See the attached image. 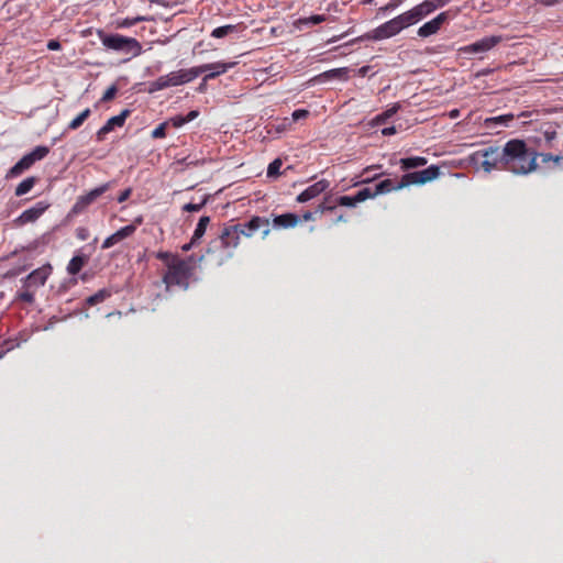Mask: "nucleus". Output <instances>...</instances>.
<instances>
[{
    "label": "nucleus",
    "mask_w": 563,
    "mask_h": 563,
    "mask_svg": "<svg viewBox=\"0 0 563 563\" xmlns=\"http://www.w3.org/2000/svg\"><path fill=\"white\" fill-rule=\"evenodd\" d=\"M155 257L164 265L162 282L166 290H170L174 287L187 290L190 284L197 280V261L194 256L181 257L178 254L159 251L155 254Z\"/></svg>",
    "instance_id": "1"
},
{
    "label": "nucleus",
    "mask_w": 563,
    "mask_h": 563,
    "mask_svg": "<svg viewBox=\"0 0 563 563\" xmlns=\"http://www.w3.org/2000/svg\"><path fill=\"white\" fill-rule=\"evenodd\" d=\"M504 170L515 175H528L538 167V153L523 140L511 139L503 146Z\"/></svg>",
    "instance_id": "2"
},
{
    "label": "nucleus",
    "mask_w": 563,
    "mask_h": 563,
    "mask_svg": "<svg viewBox=\"0 0 563 563\" xmlns=\"http://www.w3.org/2000/svg\"><path fill=\"white\" fill-rule=\"evenodd\" d=\"M239 245L235 229L224 225L218 236L209 242L206 254L213 265L222 266L233 258Z\"/></svg>",
    "instance_id": "3"
},
{
    "label": "nucleus",
    "mask_w": 563,
    "mask_h": 563,
    "mask_svg": "<svg viewBox=\"0 0 563 563\" xmlns=\"http://www.w3.org/2000/svg\"><path fill=\"white\" fill-rule=\"evenodd\" d=\"M96 34L101 41L102 45L109 51L129 55L130 58L142 54V45L134 37L124 36L118 33L109 34L106 33L102 29H98Z\"/></svg>",
    "instance_id": "4"
},
{
    "label": "nucleus",
    "mask_w": 563,
    "mask_h": 563,
    "mask_svg": "<svg viewBox=\"0 0 563 563\" xmlns=\"http://www.w3.org/2000/svg\"><path fill=\"white\" fill-rule=\"evenodd\" d=\"M52 271V265L47 263L31 272L22 279V289L16 292L15 300L32 305L35 300V290L45 285Z\"/></svg>",
    "instance_id": "5"
},
{
    "label": "nucleus",
    "mask_w": 563,
    "mask_h": 563,
    "mask_svg": "<svg viewBox=\"0 0 563 563\" xmlns=\"http://www.w3.org/2000/svg\"><path fill=\"white\" fill-rule=\"evenodd\" d=\"M197 77L198 73L195 67L170 71L167 75L159 76L157 79L150 81L147 90L150 93H153L169 87L190 82Z\"/></svg>",
    "instance_id": "6"
},
{
    "label": "nucleus",
    "mask_w": 563,
    "mask_h": 563,
    "mask_svg": "<svg viewBox=\"0 0 563 563\" xmlns=\"http://www.w3.org/2000/svg\"><path fill=\"white\" fill-rule=\"evenodd\" d=\"M271 220L265 217L253 216L247 222L230 224L231 229H235V235L241 242V238H252L261 230L262 239H266L271 233Z\"/></svg>",
    "instance_id": "7"
},
{
    "label": "nucleus",
    "mask_w": 563,
    "mask_h": 563,
    "mask_svg": "<svg viewBox=\"0 0 563 563\" xmlns=\"http://www.w3.org/2000/svg\"><path fill=\"white\" fill-rule=\"evenodd\" d=\"M474 156L483 158L479 166L486 173L494 169L504 170V155L500 146H488L477 151Z\"/></svg>",
    "instance_id": "8"
},
{
    "label": "nucleus",
    "mask_w": 563,
    "mask_h": 563,
    "mask_svg": "<svg viewBox=\"0 0 563 563\" xmlns=\"http://www.w3.org/2000/svg\"><path fill=\"white\" fill-rule=\"evenodd\" d=\"M439 174V167L431 165L423 170L405 174L401 179L397 181V187L402 189L410 185H423L435 179Z\"/></svg>",
    "instance_id": "9"
},
{
    "label": "nucleus",
    "mask_w": 563,
    "mask_h": 563,
    "mask_svg": "<svg viewBox=\"0 0 563 563\" xmlns=\"http://www.w3.org/2000/svg\"><path fill=\"white\" fill-rule=\"evenodd\" d=\"M112 188V183H106L101 186L90 190L86 195H81L77 198L76 202L71 208L73 214H80L86 211V209L93 203L100 196H102L106 191Z\"/></svg>",
    "instance_id": "10"
},
{
    "label": "nucleus",
    "mask_w": 563,
    "mask_h": 563,
    "mask_svg": "<svg viewBox=\"0 0 563 563\" xmlns=\"http://www.w3.org/2000/svg\"><path fill=\"white\" fill-rule=\"evenodd\" d=\"M501 35H492L481 38L479 41L465 45L460 48V52L463 54H478L485 53L497 46L503 42Z\"/></svg>",
    "instance_id": "11"
},
{
    "label": "nucleus",
    "mask_w": 563,
    "mask_h": 563,
    "mask_svg": "<svg viewBox=\"0 0 563 563\" xmlns=\"http://www.w3.org/2000/svg\"><path fill=\"white\" fill-rule=\"evenodd\" d=\"M234 66H235L234 62H230V63L217 62V63L195 66V68H196V71L198 73V76L206 73L202 81L207 82V81L214 79L216 77L227 73L229 69H231Z\"/></svg>",
    "instance_id": "12"
},
{
    "label": "nucleus",
    "mask_w": 563,
    "mask_h": 563,
    "mask_svg": "<svg viewBox=\"0 0 563 563\" xmlns=\"http://www.w3.org/2000/svg\"><path fill=\"white\" fill-rule=\"evenodd\" d=\"M131 111L129 109H124L120 114L110 118L104 125H102L96 133V139L98 142H102L107 134L113 131L115 128H122L130 117Z\"/></svg>",
    "instance_id": "13"
},
{
    "label": "nucleus",
    "mask_w": 563,
    "mask_h": 563,
    "mask_svg": "<svg viewBox=\"0 0 563 563\" xmlns=\"http://www.w3.org/2000/svg\"><path fill=\"white\" fill-rule=\"evenodd\" d=\"M49 207L46 201H38L33 207L24 210L14 222L18 225H24L30 222L36 221Z\"/></svg>",
    "instance_id": "14"
},
{
    "label": "nucleus",
    "mask_w": 563,
    "mask_h": 563,
    "mask_svg": "<svg viewBox=\"0 0 563 563\" xmlns=\"http://www.w3.org/2000/svg\"><path fill=\"white\" fill-rule=\"evenodd\" d=\"M400 31H402L400 24L398 23L397 19L394 18L378 27H376L373 31V38L374 40H383V38H389L391 36L397 35Z\"/></svg>",
    "instance_id": "15"
},
{
    "label": "nucleus",
    "mask_w": 563,
    "mask_h": 563,
    "mask_svg": "<svg viewBox=\"0 0 563 563\" xmlns=\"http://www.w3.org/2000/svg\"><path fill=\"white\" fill-rule=\"evenodd\" d=\"M448 18L449 15L446 12H441L434 19L421 25L418 30V35L421 37H428L430 35L435 34L441 29V26L448 21Z\"/></svg>",
    "instance_id": "16"
},
{
    "label": "nucleus",
    "mask_w": 563,
    "mask_h": 563,
    "mask_svg": "<svg viewBox=\"0 0 563 563\" xmlns=\"http://www.w3.org/2000/svg\"><path fill=\"white\" fill-rule=\"evenodd\" d=\"M329 186H330V183L327 179H321V180L310 185L302 192H300L297 197V201L298 202H307V201L318 197L323 191H325Z\"/></svg>",
    "instance_id": "17"
},
{
    "label": "nucleus",
    "mask_w": 563,
    "mask_h": 563,
    "mask_svg": "<svg viewBox=\"0 0 563 563\" xmlns=\"http://www.w3.org/2000/svg\"><path fill=\"white\" fill-rule=\"evenodd\" d=\"M135 230H136V227L134 224H129V225H125V227L121 228L120 230H118L117 232H114L113 234L108 236L103 241L101 247L103 250H107V249H110V247L114 246L117 243H119L122 240L131 236L135 232Z\"/></svg>",
    "instance_id": "18"
},
{
    "label": "nucleus",
    "mask_w": 563,
    "mask_h": 563,
    "mask_svg": "<svg viewBox=\"0 0 563 563\" xmlns=\"http://www.w3.org/2000/svg\"><path fill=\"white\" fill-rule=\"evenodd\" d=\"M299 222V216L288 212L279 216H274L271 223L275 229H290L295 228Z\"/></svg>",
    "instance_id": "19"
},
{
    "label": "nucleus",
    "mask_w": 563,
    "mask_h": 563,
    "mask_svg": "<svg viewBox=\"0 0 563 563\" xmlns=\"http://www.w3.org/2000/svg\"><path fill=\"white\" fill-rule=\"evenodd\" d=\"M446 3L448 2H442V0H426L412 9L420 21L423 16L430 14L437 8H441V7L445 5Z\"/></svg>",
    "instance_id": "20"
},
{
    "label": "nucleus",
    "mask_w": 563,
    "mask_h": 563,
    "mask_svg": "<svg viewBox=\"0 0 563 563\" xmlns=\"http://www.w3.org/2000/svg\"><path fill=\"white\" fill-rule=\"evenodd\" d=\"M330 79H339V80H347L349 79V68H334L327 70L319 76L316 77V80L319 82L330 80Z\"/></svg>",
    "instance_id": "21"
},
{
    "label": "nucleus",
    "mask_w": 563,
    "mask_h": 563,
    "mask_svg": "<svg viewBox=\"0 0 563 563\" xmlns=\"http://www.w3.org/2000/svg\"><path fill=\"white\" fill-rule=\"evenodd\" d=\"M33 161L31 156L25 154L18 163H15L9 170L8 177H16L21 175L24 170L29 169L33 165Z\"/></svg>",
    "instance_id": "22"
},
{
    "label": "nucleus",
    "mask_w": 563,
    "mask_h": 563,
    "mask_svg": "<svg viewBox=\"0 0 563 563\" xmlns=\"http://www.w3.org/2000/svg\"><path fill=\"white\" fill-rule=\"evenodd\" d=\"M33 161L31 156L25 154L18 163H15L9 170L8 177H16L21 175L24 170L29 169L33 165Z\"/></svg>",
    "instance_id": "23"
},
{
    "label": "nucleus",
    "mask_w": 563,
    "mask_h": 563,
    "mask_svg": "<svg viewBox=\"0 0 563 563\" xmlns=\"http://www.w3.org/2000/svg\"><path fill=\"white\" fill-rule=\"evenodd\" d=\"M33 161L31 156L25 154L18 163H15L9 170L8 177H16L21 175L24 170L29 169L33 165Z\"/></svg>",
    "instance_id": "24"
},
{
    "label": "nucleus",
    "mask_w": 563,
    "mask_h": 563,
    "mask_svg": "<svg viewBox=\"0 0 563 563\" xmlns=\"http://www.w3.org/2000/svg\"><path fill=\"white\" fill-rule=\"evenodd\" d=\"M88 262L86 255H75L67 265V272L69 275H77Z\"/></svg>",
    "instance_id": "25"
},
{
    "label": "nucleus",
    "mask_w": 563,
    "mask_h": 563,
    "mask_svg": "<svg viewBox=\"0 0 563 563\" xmlns=\"http://www.w3.org/2000/svg\"><path fill=\"white\" fill-rule=\"evenodd\" d=\"M427 164V158L421 156L406 157L400 159V168L409 170Z\"/></svg>",
    "instance_id": "26"
},
{
    "label": "nucleus",
    "mask_w": 563,
    "mask_h": 563,
    "mask_svg": "<svg viewBox=\"0 0 563 563\" xmlns=\"http://www.w3.org/2000/svg\"><path fill=\"white\" fill-rule=\"evenodd\" d=\"M401 188L397 187V181L393 179H384L380 183L376 184L374 187V194L384 195L391 192L394 190H400Z\"/></svg>",
    "instance_id": "27"
},
{
    "label": "nucleus",
    "mask_w": 563,
    "mask_h": 563,
    "mask_svg": "<svg viewBox=\"0 0 563 563\" xmlns=\"http://www.w3.org/2000/svg\"><path fill=\"white\" fill-rule=\"evenodd\" d=\"M398 23L400 24L401 29H406L412 24H416L419 19L417 16V14L415 13L413 9L402 13V14H399L398 16H396Z\"/></svg>",
    "instance_id": "28"
},
{
    "label": "nucleus",
    "mask_w": 563,
    "mask_h": 563,
    "mask_svg": "<svg viewBox=\"0 0 563 563\" xmlns=\"http://www.w3.org/2000/svg\"><path fill=\"white\" fill-rule=\"evenodd\" d=\"M209 223H210V217H208V216H202L199 219L197 227L192 234L194 242H198L205 235Z\"/></svg>",
    "instance_id": "29"
},
{
    "label": "nucleus",
    "mask_w": 563,
    "mask_h": 563,
    "mask_svg": "<svg viewBox=\"0 0 563 563\" xmlns=\"http://www.w3.org/2000/svg\"><path fill=\"white\" fill-rule=\"evenodd\" d=\"M37 178L36 177H27L24 180H22L15 188V196L21 197L25 194H27L36 184Z\"/></svg>",
    "instance_id": "30"
},
{
    "label": "nucleus",
    "mask_w": 563,
    "mask_h": 563,
    "mask_svg": "<svg viewBox=\"0 0 563 563\" xmlns=\"http://www.w3.org/2000/svg\"><path fill=\"white\" fill-rule=\"evenodd\" d=\"M110 296H111V291L109 289L103 288V289L98 290L96 294L89 296L86 299V303L88 306H95V305L103 302Z\"/></svg>",
    "instance_id": "31"
},
{
    "label": "nucleus",
    "mask_w": 563,
    "mask_h": 563,
    "mask_svg": "<svg viewBox=\"0 0 563 563\" xmlns=\"http://www.w3.org/2000/svg\"><path fill=\"white\" fill-rule=\"evenodd\" d=\"M90 109L86 108L68 123V130L75 131L79 129L84 124V122L90 117Z\"/></svg>",
    "instance_id": "32"
},
{
    "label": "nucleus",
    "mask_w": 563,
    "mask_h": 563,
    "mask_svg": "<svg viewBox=\"0 0 563 563\" xmlns=\"http://www.w3.org/2000/svg\"><path fill=\"white\" fill-rule=\"evenodd\" d=\"M236 30H238V25H232V24L222 25V26L216 27L211 32V36L216 37V38H222L229 34L235 32Z\"/></svg>",
    "instance_id": "33"
},
{
    "label": "nucleus",
    "mask_w": 563,
    "mask_h": 563,
    "mask_svg": "<svg viewBox=\"0 0 563 563\" xmlns=\"http://www.w3.org/2000/svg\"><path fill=\"white\" fill-rule=\"evenodd\" d=\"M49 153V147L44 145L36 146L32 152L27 153L33 163L45 158Z\"/></svg>",
    "instance_id": "34"
},
{
    "label": "nucleus",
    "mask_w": 563,
    "mask_h": 563,
    "mask_svg": "<svg viewBox=\"0 0 563 563\" xmlns=\"http://www.w3.org/2000/svg\"><path fill=\"white\" fill-rule=\"evenodd\" d=\"M49 153V147L44 145L36 146L32 152L27 153L33 163L45 158Z\"/></svg>",
    "instance_id": "35"
},
{
    "label": "nucleus",
    "mask_w": 563,
    "mask_h": 563,
    "mask_svg": "<svg viewBox=\"0 0 563 563\" xmlns=\"http://www.w3.org/2000/svg\"><path fill=\"white\" fill-rule=\"evenodd\" d=\"M144 20H145L144 16L125 18V19H122V20L118 21L117 22V26L119 29H128V27H131V26H133V25H135L139 22H142Z\"/></svg>",
    "instance_id": "36"
},
{
    "label": "nucleus",
    "mask_w": 563,
    "mask_h": 563,
    "mask_svg": "<svg viewBox=\"0 0 563 563\" xmlns=\"http://www.w3.org/2000/svg\"><path fill=\"white\" fill-rule=\"evenodd\" d=\"M376 196H377V194H374V188L365 187L356 192V201L363 202V201H365L369 198H374Z\"/></svg>",
    "instance_id": "37"
},
{
    "label": "nucleus",
    "mask_w": 563,
    "mask_h": 563,
    "mask_svg": "<svg viewBox=\"0 0 563 563\" xmlns=\"http://www.w3.org/2000/svg\"><path fill=\"white\" fill-rule=\"evenodd\" d=\"M283 162L280 158L274 159L267 167V177H277L280 175V167Z\"/></svg>",
    "instance_id": "38"
},
{
    "label": "nucleus",
    "mask_w": 563,
    "mask_h": 563,
    "mask_svg": "<svg viewBox=\"0 0 563 563\" xmlns=\"http://www.w3.org/2000/svg\"><path fill=\"white\" fill-rule=\"evenodd\" d=\"M358 201H356V195L355 196H340L336 199V205L344 206V207H355Z\"/></svg>",
    "instance_id": "39"
},
{
    "label": "nucleus",
    "mask_w": 563,
    "mask_h": 563,
    "mask_svg": "<svg viewBox=\"0 0 563 563\" xmlns=\"http://www.w3.org/2000/svg\"><path fill=\"white\" fill-rule=\"evenodd\" d=\"M399 109V106L398 104H395L393 108L386 110L385 112L378 114L376 117V122L377 123H384L388 118L393 117Z\"/></svg>",
    "instance_id": "40"
},
{
    "label": "nucleus",
    "mask_w": 563,
    "mask_h": 563,
    "mask_svg": "<svg viewBox=\"0 0 563 563\" xmlns=\"http://www.w3.org/2000/svg\"><path fill=\"white\" fill-rule=\"evenodd\" d=\"M167 122L157 125L151 133L153 139H164L166 136Z\"/></svg>",
    "instance_id": "41"
},
{
    "label": "nucleus",
    "mask_w": 563,
    "mask_h": 563,
    "mask_svg": "<svg viewBox=\"0 0 563 563\" xmlns=\"http://www.w3.org/2000/svg\"><path fill=\"white\" fill-rule=\"evenodd\" d=\"M117 92H118V88H117V86H114V85L110 86V87L104 91V93L102 95V97H101L100 101H101V102H108V101H111V100L115 97Z\"/></svg>",
    "instance_id": "42"
},
{
    "label": "nucleus",
    "mask_w": 563,
    "mask_h": 563,
    "mask_svg": "<svg viewBox=\"0 0 563 563\" xmlns=\"http://www.w3.org/2000/svg\"><path fill=\"white\" fill-rule=\"evenodd\" d=\"M327 20L324 14H314L302 20L305 24H320Z\"/></svg>",
    "instance_id": "43"
},
{
    "label": "nucleus",
    "mask_w": 563,
    "mask_h": 563,
    "mask_svg": "<svg viewBox=\"0 0 563 563\" xmlns=\"http://www.w3.org/2000/svg\"><path fill=\"white\" fill-rule=\"evenodd\" d=\"M76 238L80 241H86L89 238V230L84 227H79L76 229Z\"/></svg>",
    "instance_id": "44"
},
{
    "label": "nucleus",
    "mask_w": 563,
    "mask_h": 563,
    "mask_svg": "<svg viewBox=\"0 0 563 563\" xmlns=\"http://www.w3.org/2000/svg\"><path fill=\"white\" fill-rule=\"evenodd\" d=\"M401 0H391L386 5L379 8V12L391 11L400 4Z\"/></svg>",
    "instance_id": "45"
},
{
    "label": "nucleus",
    "mask_w": 563,
    "mask_h": 563,
    "mask_svg": "<svg viewBox=\"0 0 563 563\" xmlns=\"http://www.w3.org/2000/svg\"><path fill=\"white\" fill-rule=\"evenodd\" d=\"M203 203L205 202H202V203H186L183 207V210L187 211V212H197L202 208Z\"/></svg>",
    "instance_id": "46"
},
{
    "label": "nucleus",
    "mask_w": 563,
    "mask_h": 563,
    "mask_svg": "<svg viewBox=\"0 0 563 563\" xmlns=\"http://www.w3.org/2000/svg\"><path fill=\"white\" fill-rule=\"evenodd\" d=\"M309 114V111L306 109H298L292 112V119L295 121H298L300 119L307 118Z\"/></svg>",
    "instance_id": "47"
},
{
    "label": "nucleus",
    "mask_w": 563,
    "mask_h": 563,
    "mask_svg": "<svg viewBox=\"0 0 563 563\" xmlns=\"http://www.w3.org/2000/svg\"><path fill=\"white\" fill-rule=\"evenodd\" d=\"M170 122L174 128H180L186 124V120L184 115H177L170 119Z\"/></svg>",
    "instance_id": "48"
},
{
    "label": "nucleus",
    "mask_w": 563,
    "mask_h": 563,
    "mask_svg": "<svg viewBox=\"0 0 563 563\" xmlns=\"http://www.w3.org/2000/svg\"><path fill=\"white\" fill-rule=\"evenodd\" d=\"M334 208H335V206H329V205L327 203V199H325L322 203H320V205L318 206V209H317V211H316V212L323 213V212H325V211H332Z\"/></svg>",
    "instance_id": "49"
},
{
    "label": "nucleus",
    "mask_w": 563,
    "mask_h": 563,
    "mask_svg": "<svg viewBox=\"0 0 563 563\" xmlns=\"http://www.w3.org/2000/svg\"><path fill=\"white\" fill-rule=\"evenodd\" d=\"M132 194V189L131 188H126L124 189L118 197V202H124L125 200H128L130 198Z\"/></svg>",
    "instance_id": "50"
},
{
    "label": "nucleus",
    "mask_w": 563,
    "mask_h": 563,
    "mask_svg": "<svg viewBox=\"0 0 563 563\" xmlns=\"http://www.w3.org/2000/svg\"><path fill=\"white\" fill-rule=\"evenodd\" d=\"M47 48L49 51H59L62 48V45L57 40H49L47 42Z\"/></svg>",
    "instance_id": "51"
},
{
    "label": "nucleus",
    "mask_w": 563,
    "mask_h": 563,
    "mask_svg": "<svg viewBox=\"0 0 563 563\" xmlns=\"http://www.w3.org/2000/svg\"><path fill=\"white\" fill-rule=\"evenodd\" d=\"M198 115H199V112L197 110H191L190 112L187 113V115H184V117H185L186 123H188V122L195 120Z\"/></svg>",
    "instance_id": "52"
},
{
    "label": "nucleus",
    "mask_w": 563,
    "mask_h": 563,
    "mask_svg": "<svg viewBox=\"0 0 563 563\" xmlns=\"http://www.w3.org/2000/svg\"><path fill=\"white\" fill-rule=\"evenodd\" d=\"M561 159H562V157H561V156H554V155H552V154H545V155H543V161H544V162L553 161V162H555V163H559Z\"/></svg>",
    "instance_id": "53"
},
{
    "label": "nucleus",
    "mask_w": 563,
    "mask_h": 563,
    "mask_svg": "<svg viewBox=\"0 0 563 563\" xmlns=\"http://www.w3.org/2000/svg\"><path fill=\"white\" fill-rule=\"evenodd\" d=\"M383 135H393L396 133L395 126L385 128L382 130Z\"/></svg>",
    "instance_id": "54"
},
{
    "label": "nucleus",
    "mask_w": 563,
    "mask_h": 563,
    "mask_svg": "<svg viewBox=\"0 0 563 563\" xmlns=\"http://www.w3.org/2000/svg\"><path fill=\"white\" fill-rule=\"evenodd\" d=\"M314 213L313 212H310V211H307L302 214V220L303 221H310V220H314Z\"/></svg>",
    "instance_id": "55"
},
{
    "label": "nucleus",
    "mask_w": 563,
    "mask_h": 563,
    "mask_svg": "<svg viewBox=\"0 0 563 563\" xmlns=\"http://www.w3.org/2000/svg\"><path fill=\"white\" fill-rule=\"evenodd\" d=\"M197 242H194V240L191 239V241L187 244H185L181 249L183 251L187 252L189 251Z\"/></svg>",
    "instance_id": "56"
},
{
    "label": "nucleus",
    "mask_w": 563,
    "mask_h": 563,
    "mask_svg": "<svg viewBox=\"0 0 563 563\" xmlns=\"http://www.w3.org/2000/svg\"><path fill=\"white\" fill-rule=\"evenodd\" d=\"M369 66H363L358 69L361 76H365L368 73Z\"/></svg>",
    "instance_id": "57"
},
{
    "label": "nucleus",
    "mask_w": 563,
    "mask_h": 563,
    "mask_svg": "<svg viewBox=\"0 0 563 563\" xmlns=\"http://www.w3.org/2000/svg\"><path fill=\"white\" fill-rule=\"evenodd\" d=\"M143 222V218L142 217H137L135 220H134V225L137 227L139 224H141Z\"/></svg>",
    "instance_id": "58"
},
{
    "label": "nucleus",
    "mask_w": 563,
    "mask_h": 563,
    "mask_svg": "<svg viewBox=\"0 0 563 563\" xmlns=\"http://www.w3.org/2000/svg\"><path fill=\"white\" fill-rule=\"evenodd\" d=\"M504 120V117H498V118H493V119H488V121H495V122H498V121H503Z\"/></svg>",
    "instance_id": "59"
},
{
    "label": "nucleus",
    "mask_w": 563,
    "mask_h": 563,
    "mask_svg": "<svg viewBox=\"0 0 563 563\" xmlns=\"http://www.w3.org/2000/svg\"><path fill=\"white\" fill-rule=\"evenodd\" d=\"M205 85H206V82H205V81L200 85V87H199V90H200V91H203V90H205Z\"/></svg>",
    "instance_id": "60"
},
{
    "label": "nucleus",
    "mask_w": 563,
    "mask_h": 563,
    "mask_svg": "<svg viewBox=\"0 0 563 563\" xmlns=\"http://www.w3.org/2000/svg\"><path fill=\"white\" fill-rule=\"evenodd\" d=\"M450 0H442V2H449Z\"/></svg>",
    "instance_id": "61"
},
{
    "label": "nucleus",
    "mask_w": 563,
    "mask_h": 563,
    "mask_svg": "<svg viewBox=\"0 0 563 563\" xmlns=\"http://www.w3.org/2000/svg\"><path fill=\"white\" fill-rule=\"evenodd\" d=\"M2 355H3V354H2V353H0V358L2 357Z\"/></svg>",
    "instance_id": "62"
}]
</instances>
